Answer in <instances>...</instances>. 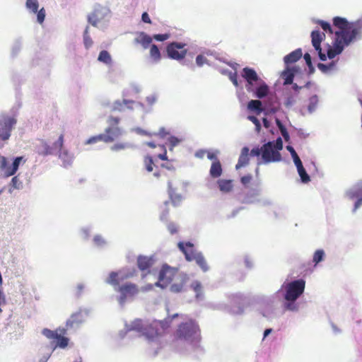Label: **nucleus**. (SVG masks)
<instances>
[{
  "label": "nucleus",
  "mask_w": 362,
  "mask_h": 362,
  "mask_svg": "<svg viewBox=\"0 0 362 362\" xmlns=\"http://www.w3.org/2000/svg\"><path fill=\"white\" fill-rule=\"evenodd\" d=\"M93 241H94L95 244L98 246H101L105 243V240L100 235H95L93 238Z\"/></svg>",
  "instance_id": "50"
},
{
  "label": "nucleus",
  "mask_w": 362,
  "mask_h": 362,
  "mask_svg": "<svg viewBox=\"0 0 362 362\" xmlns=\"http://www.w3.org/2000/svg\"><path fill=\"white\" fill-rule=\"evenodd\" d=\"M22 159L23 157H16L9 166L6 158L0 155V170L4 172V176L8 177L13 175L18 170Z\"/></svg>",
  "instance_id": "14"
},
{
  "label": "nucleus",
  "mask_w": 362,
  "mask_h": 362,
  "mask_svg": "<svg viewBox=\"0 0 362 362\" xmlns=\"http://www.w3.org/2000/svg\"><path fill=\"white\" fill-rule=\"evenodd\" d=\"M249 151H250V149L248 147L245 146L242 148L240 155L238 158V163L235 165L236 170H238V169L248 165L249 161H250Z\"/></svg>",
  "instance_id": "20"
},
{
  "label": "nucleus",
  "mask_w": 362,
  "mask_h": 362,
  "mask_svg": "<svg viewBox=\"0 0 362 362\" xmlns=\"http://www.w3.org/2000/svg\"><path fill=\"white\" fill-rule=\"evenodd\" d=\"M127 145L126 144H116L111 146V150L114 151L124 149Z\"/></svg>",
  "instance_id": "53"
},
{
  "label": "nucleus",
  "mask_w": 362,
  "mask_h": 362,
  "mask_svg": "<svg viewBox=\"0 0 362 362\" xmlns=\"http://www.w3.org/2000/svg\"><path fill=\"white\" fill-rule=\"evenodd\" d=\"M252 179V175H247L242 177L240 179V181L243 185H247V184H249L251 182Z\"/></svg>",
  "instance_id": "54"
},
{
  "label": "nucleus",
  "mask_w": 362,
  "mask_h": 362,
  "mask_svg": "<svg viewBox=\"0 0 362 362\" xmlns=\"http://www.w3.org/2000/svg\"><path fill=\"white\" fill-rule=\"evenodd\" d=\"M98 59V61L106 64H110L112 62L111 56L110 53L106 50H103L100 52Z\"/></svg>",
  "instance_id": "29"
},
{
  "label": "nucleus",
  "mask_w": 362,
  "mask_h": 362,
  "mask_svg": "<svg viewBox=\"0 0 362 362\" xmlns=\"http://www.w3.org/2000/svg\"><path fill=\"white\" fill-rule=\"evenodd\" d=\"M319 100L318 97L316 95L311 96L309 98V104L308 106V109L310 113H312L315 110L318 104Z\"/></svg>",
  "instance_id": "31"
},
{
  "label": "nucleus",
  "mask_w": 362,
  "mask_h": 362,
  "mask_svg": "<svg viewBox=\"0 0 362 362\" xmlns=\"http://www.w3.org/2000/svg\"><path fill=\"white\" fill-rule=\"evenodd\" d=\"M280 132H281L283 137L285 139V140H287L288 139L289 136H288V133L287 132L286 128L285 127H284L283 129H280Z\"/></svg>",
  "instance_id": "62"
},
{
  "label": "nucleus",
  "mask_w": 362,
  "mask_h": 362,
  "mask_svg": "<svg viewBox=\"0 0 362 362\" xmlns=\"http://www.w3.org/2000/svg\"><path fill=\"white\" fill-rule=\"evenodd\" d=\"M136 44L140 45L144 49L150 48L149 57L153 63H158L160 61L162 55L158 46L151 44L153 37H151L144 32H140L134 40Z\"/></svg>",
  "instance_id": "5"
},
{
  "label": "nucleus",
  "mask_w": 362,
  "mask_h": 362,
  "mask_svg": "<svg viewBox=\"0 0 362 362\" xmlns=\"http://www.w3.org/2000/svg\"><path fill=\"white\" fill-rule=\"evenodd\" d=\"M141 20L143 22L146 23H151V18L146 12H144L141 16Z\"/></svg>",
  "instance_id": "60"
},
{
  "label": "nucleus",
  "mask_w": 362,
  "mask_h": 362,
  "mask_svg": "<svg viewBox=\"0 0 362 362\" xmlns=\"http://www.w3.org/2000/svg\"><path fill=\"white\" fill-rule=\"evenodd\" d=\"M177 246L178 248L185 255V259L188 262L193 261L195 259L197 255H199L200 253L196 251V250L194 247V245L190 242H180L178 243Z\"/></svg>",
  "instance_id": "15"
},
{
  "label": "nucleus",
  "mask_w": 362,
  "mask_h": 362,
  "mask_svg": "<svg viewBox=\"0 0 362 362\" xmlns=\"http://www.w3.org/2000/svg\"><path fill=\"white\" fill-rule=\"evenodd\" d=\"M176 337L190 343H197L201 339L200 329L194 320H189L179 325Z\"/></svg>",
  "instance_id": "3"
},
{
  "label": "nucleus",
  "mask_w": 362,
  "mask_h": 362,
  "mask_svg": "<svg viewBox=\"0 0 362 362\" xmlns=\"http://www.w3.org/2000/svg\"><path fill=\"white\" fill-rule=\"evenodd\" d=\"M26 7L33 13H37L39 8V3L37 0H27Z\"/></svg>",
  "instance_id": "33"
},
{
  "label": "nucleus",
  "mask_w": 362,
  "mask_h": 362,
  "mask_svg": "<svg viewBox=\"0 0 362 362\" xmlns=\"http://www.w3.org/2000/svg\"><path fill=\"white\" fill-rule=\"evenodd\" d=\"M325 257V252L322 250H317L315 252L313 255V261L315 263V264H318L322 260H323Z\"/></svg>",
  "instance_id": "35"
},
{
  "label": "nucleus",
  "mask_w": 362,
  "mask_h": 362,
  "mask_svg": "<svg viewBox=\"0 0 362 362\" xmlns=\"http://www.w3.org/2000/svg\"><path fill=\"white\" fill-rule=\"evenodd\" d=\"M206 58L202 54L198 55L196 58V63L199 66H203L205 63H206Z\"/></svg>",
  "instance_id": "49"
},
{
  "label": "nucleus",
  "mask_w": 362,
  "mask_h": 362,
  "mask_svg": "<svg viewBox=\"0 0 362 362\" xmlns=\"http://www.w3.org/2000/svg\"><path fill=\"white\" fill-rule=\"evenodd\" d=\"M305 282L303 279L295 280L288 283L285 288L284 298L286 301H296L305 290Z\"/></svg>",
  "instance_id": "6"
},
{
  "label": "nucleus",
  "mask_w": 362,
  "mask_h": 362,
  "mask_svg": "<svg viewBox=\"0 0 362 362\" xmlns=\"http://www.w3.org/2000/svg\"><path fill=\"white\" fill-rule=\"evenodd\" d=\"M153 259L152 257L147 256L139 255L137 257V266L138 268L143 272V277H145L147 274L150 272V269L153 264Z\"/></svg>",
  "instance_id": "17"
},
{
  "label": "nucleus",
  "mask_w": 362,
  "mask_h": 362,
  "mask_svg": "<svg viewBox=\"0 0 362 362\" xmlns=\"http://www.w3.org/2000/svg\"><path fill=\"white\" fill-rule=\"evenodd\" d=\"M247 119L255 125V130L257 132L259 133L261 130V124L259 119L256 117L252 115H249L247 117Z\"/></svg>",
  "instance_id": "40"
},
{
  "label": "nucleus",
  "mask_w": 362,
  "mask_h": 362,
  "mask_svg": "<svg viewBox=\"0 0 362 362\" xmlns=\"http://www.w3.org/2000/svg\"><path fill=\"white\" fill-rule=\"evenodd\" d=\"M193 261L196 262L197 265L199 266L203 272H207L209 270L207 262L201 252L199 255H197L195 259Z\"/></svg>",
  "instance_id": "28"
},
{
  "label": "nucleus",
  "mask_w": 362,
  "mask_h": 362,
  "mask_svg": "<svg viewBox=\"0 0 362 362\" xmlns=\"http://www.w3.org/2000/svg\"><path fill=\"white\" fill-rule=\"evenodd\" d=\"M64 133L60 134L57 141L49 146L44 140H41L40 144L37 146V153L40 155L47 156L54 154V152L59 151L62 149L64 145Z\"/></svg>",
  "instance_id": "10"
},
{
  "label": "nucleus",
  "mask_w": 362,
  "mask_h": 362,
  "mask_svg": "<svg viewBox=\"0 0 362 362\" xmlns=\"http://www.w3.org/2000/svg\"><path fill=\"white\" fill-rule=\"evenodd\" d=\"M304 59L307 64V65L310 67V68H313V66H312V61H311V57L310 55V54L308 53H305L304 54Z\"/></svg>",
  "instance_id": "59"
},
{
  "label": "nucleus",
  "mask_w": 362,
  "mask_h": 362,
  "mask_svg": "<svg viewBox=\"0 0 362 362\" xmlns=\"http://www.w3.org/2000/svg\"><path fill=\"white\" fill-rule=\"evenodd\" d=\"M296 67L287 66L281 73V77L284 80V85L292 84L295 74L297 72Z\"/></svg>",
  "instance_id": "18"
},
{
  "label": "nucleus",
  "mask_w": 362,
  "mask_h": 362,
  "mask_svg": "<svg viewBox=\"0 0 362 362\" xmlns=\"http://www.w3.org/2000/svg\"><path fill=\"white\" fill-rule=\"evenodd\" d=\"M144 134L146 135H148V136L154 135V136H158L160 138H165L166 136L170 134V132L165 127H161L159 129L158 132L153 133V134H148L146 132H144Z\"/></svg>",
  "instance_id": "37"
},
{
  "label": "nucleus",
  "mask_w": 362,
  "mask_h": 362,
  "mask_svg": "<svg viewBox=\"0 0 362 362\" xmlns=\"http://www.w3.org/2000/svg\"><path fill=\"white\" fill-rule=\"evenodd\" d=\"M168 229L171 234H175L177 232V228L174 223L168 224Z\"/></svg>",
  "instance_id": "58"
},
{
  "label": "nucleus",
  "mask_w": 362,
  "mask_h": 362,
  "mask_svg": "<svg viewBox=\"0 0 362 362\" xmlns=\"http://www.w3.org/2000/svg\"><path fill=\"white\" fill-rule=\"evenodd\" d=\"M159 147L161 148L163 153H159L158 155V158H160L162 160H167L168 156H167V150L164 145H160Z\"/></svg>",
  "instance_id": "47"
},
{
  "label": "nucleus",
  "mask_w": 362,
  "mask_h": 362,
  "mask_svg": "<svg viewBox=\"0 0 362 362\" xmlns=\"http://www.w3.org/2000/svg\"><path fill=\"white\" fill-rule=\"evenodd\" d=\"M293 162H294L295 165H296V168H298V167L303 165V163H302L299 156H296V157L293 158Z\"/></svg>",
  "instance_id": "64"
},
{
  "label": "nucleus",
  "mask_w": 362,
  "mask_h": 362,
  "mask_svg": "<svg viewBox=\"0 0 362 362\" xmlns=\"http://www.w3.org/2000/svg\"><path fill=\"white\" fill-rule=\"evenodd\" d=\"M147 325L148 323H144L141 320L136 319L132 322L131 329L141 333L143 335L144 331H145Z\"/></svg>",
  "instance_id": "27"
},
{
  "label": "nucleus",
  "mask_w": 362,
  "mask_h": 362,
  "mask_svg": "<svg viewBox=\"0 0 362 362\" xmlns=\"http://www.w3.org/2000/svg\"><path fill=\"white\" fill-rule=\"evenodd\" d=\"M283 148V142L281 139L279 137L276 139V144H274V148L279 151V150H281Z\"/></svg>",
  "instance_id": "57"
},
{
  "label": "nucleus",
  "mask_w": 362,
  "mask_h": 362,
  "mask_svg": "<svg viewBox=\"0 0 362 362\" xmlns=\"http://www.w3.org/2000/svg\"><path fill=\"white\" fill-rule=\"evenodd\" d=\"M109 137L112 138V142L122 135V130L118 127H110L105 129Z\"/></svg>",
  "instance_id": "26"
},
{
  "label": "nucleus",
  "mask_w": 362,
  "mask_h": 362,
  "mask_svg": "<svg viewBox=\"0 0 362 362\" xmlns=\"http://www.w3.org/2000/svg\"><path fill=\"white\" fill-rule=\"evenodd\" d=\"M88 21L92 25H97L98 20L97 18L95 13H92L90 16H88Z\"/></svg>",
  "instance_id": "55"
},
{
  "label": "nucleus",
  "mask_w": 362,
  "mask_h": 362,
  "mask_svg": "<svg viewBox=\"0 0 362 362\" xmlns=\"http://www.w3.org/2000/svg\"><path fill=\"white\" fill-rule=\"evenodd\" d=\"M241 76L246 81L245 88L249 93L255 91V86L262 80L254 69L247 66L243 69Z\"/></svg>",
  "instance_id": "11"
},
{
  "label": "nucleus",
  "mask_w": 362,
  "mask_h": 362,
  "mask_svg": "<svg viewBox=\"0 0 362 362\" xmlns=\"http://www.w3.org/2000/svg\"><path fill=\"white\" fill-rule=\"evenodd\" d=\"M335 64H335L334 62H330L328 64H322V63H319L317 64V67H318V69L321 71H322L323 73H326L328 71L332 69L335 66Z\"/></svg>",
  "instance_id": "36"
},
{
  "label": "nucleus",
  "mask_w": 362,
  "mask_h": 362,
  "mask_svg": "<svg viewBox=\"0 0 362 362\" xmlns=\"http://www.w3.org/2000/svg\"><path fill=\"white\" fill-rule=\"evenodd\" d=\"M191 287L196 292L197 296H198L199 295L200 292H201V290H202L201 283L197 281H195L192 283Z\"/></svg>",
  "instance_id": "46"
},
{
  "label": "nucleus",
  "mask_w": 362,
  "mask_h": 362,
  "mask_svg": "<svg viewBox=\"0 0 362 362\" xmlns=\"http://www.w3.org/2000/svg\"><path fill=\"white\" fill-rule=\"evenodd\" d=\"M262 150L259 148H252L251 151V155L254 156H259L261 154Z\"/></svg>",
  "instance_id": "63"
},
{
  "label": "nucleus",
  "mask_w": 362,
  "mask_h": 362,
  "mask_svg": "<svg viewBox=\"0 0 362 362\" xmlns=\"http://www.w3.org/2000/svg\"><path fill=\"white\" fill-rule=\"evenodd\" d=\"M317 23L321 26L324 31L330 34L333 33L332 28L329 23L320 20L317 21Z\"/></svg>",
  "instance_id": "38"
},
{
  "label": "nucleus",
  "mask_w": 362,
  "mask_h": 362,
  "mask_svg": "<svg viewBox=\"0 0 362 362\" xmlns=\"http://www.w3.org/2000/svg\"><path fill=\"white\" fill-rule=\"evenodd\" d=\"M119 122V119L118 117H110L108 119V123L112 127H117Z\"/></svg>",
  "instance_id": "56"
},
{
  "label": "nucleus",
  "mask_w": 362,
  "mask_h": 362,
  "mask_svg": "<svg viewBox=\"0 0 362 362\" xmlns=\"http://www.w3.org/2000/svg\"><path fill=\"white\" fill-rule=\"evenodd\" d=\"M93 43V42L90 35H88V27H86L83 33L84 46L86 49H89L92 46Z\"/></svg>",
  "instance_id": "32"
},
{
  "label": "nucleus",
  "mask_w": 362,
  "mask_h": 362,
  "mask_svg": "<svg viewBox=\"0 0 362 362\" xmlns=\"http://www.w3.org/2000/svg\"><path fill=\"white\" fill-rule=\"evenodd\" d=\"M16 119L7 114L0 115V139L6 141L11 136V131L16 124Z\"/></svg>",
  "instance_id": "8"
},
{
  "label": "nucleus",
  "mask_w": 362,
  "mask_h": 362,
  "mask_svg": "<svg viewBox=\"0 0 362 362\" xmlns=\"http://www.w3.org/2000/svg\"><path fill=\"white\" fill-rule=\"evenodd\" d=\"M179 274L177 269L165 264L160 270L158 281L155 285L163 288H166L175 279Z\"/></svg>",
  "instance_id": "7"
},
{
  "label": "nucleus",
  "mask_w": 362,
  "mask_h": 362,
  "mask_svg": "<svg viewBox=\"0 0 362 362\" xmlns=\"http://www.w3.org/2000/svg\"><path fill=\"white\" fill-rule=\"evenodd\" d=\"M132 276L122 274L120 272H112L106 280V282L114 286L115 291L119 293L118 301L120 304H124L127 299L134 298L139 292V288L135 284L129 282L119 285L120 282Z\"/></svg>",
  "instance_id": "2"
},
{
  "label": "nucleus",
  "mask_w": 362,
  "mask_h": 362,
  "mask_svg": "<svg viewBox=\"0 0 362 362\" xmlns=\"http://www.w3.org/2000/svg\"><path fill=\"white\" fill-rule=\"evenodd\" d=\"M297 170L303 182H308L310 180V176L307 174L303 165L297 168Z\"/></svg>",
  "instance_id": "34"
},
{
  "label": "nucleus",
  "mask_w": 362,
  "mask_h": 362,
  "mask_svg": "<svg viewBox=\"0 0 362 362\" xmlns=\"http://www.w3.org/2000/svg\"><path fill=\"white\" fill-rule=\"evenodd\" d=\"M262 157L265 163L276 162L281 160L280 153L274 148V144L268 142L264 144L262 148Z\"/></svg>",
  "instance_id": "13"
},
{
  "label": "nucleus",
  "mask_w": 362,
  "mask_h": 362,
  "mask_svg": "<svg viewBox=\"0 0 362 362\" xmlns=\"http://www.w3.org/2000/svg\"><path fill=\"white\" fill-rule=\"evenodd\" d=\"M218 185L219 189L225 193L230 192L233 187L232 180H219Z\"/></svg>",
  "instance_id": "24"
},
{
  "label": "nucleus",
  "mask_w": 362,
  "mask_h": 362,
  "mask_svg": "<svg viewBox=\"0 0 362 362\" xmlns=\"http://www.w3.org/2000/svg\"><path fill=\"white\" fill-rule=\"evenodd\" d=\"M229 78L230 80L232 81V83H233V85L235 86V87H238L239 86L238 84V75H237V73H230V75H229Z\"/></svg>",
  "instance_id": "52"
},
{
  "label": "nucleus",
  "mask_w": 362,
  "mask_h": 362,
  "mask_svg": "<svg viewBox=\"0 0 362 362\" xmlns=\"http://www.w3.org/2000/svg\"><path fill=\"white\" fill-rule=\"evenodd\" d=\"M66 333V329H58L56 330H50L47 328H45L42 330V334L47 338L49 339H55L57 340V344L55 347H59L62 349H64L68 346L69 339L64 335Z\"/></svg>",
  "instance_id": "9"
},
{
  "label": "nucleus",
  "mask_w": 362,
  "mask_h": 362,
  "mask_svg": "<svg viewBox=\"0 0 362 362\" xmlns=\"http://www.w3.org/2000/svg\"><path fill=\"white\" fill-rule=\"evenodd\" d=\"M153 40L159 42H163L168 40L170 37V33H164V34H155L153 36Z\"/></svg>",
  "instance_id": "39"
},
{
  "label": "nucleus",
  "mask_w": 362,
  "mask_h": 362,
  "mask_svg": "<svg viewBox=\"0 0 362 362\" xmlns=\"http://www.w3.org/2000/svg\"><path fill=\"white\" fill-rule=\"evenodd\" d=\"M179 314L176 313L172 315H168L163 320L154 321L152 323L148 324L145 331H144V336H146L148 339H153L170 327V324L173 319L177 317Z\"/></svg>",
  "instance_id": "4"
},
{
  "label": "nucleus",
  "mask_w": 362,
  "mask_h": 362,
  "mask_svg": "<svg viewBox=\"0 0 362 362\" xmlns=\"http://www.w3.org/2000/svg\"><path fill=\"white\" fill-rule=\"evenodd\" d=\"M302 50L300 48H298L286 55L284 58V61L286 64L295 63L302 57Z\"/></svg>",
  "instance_id": "22"
},
{
  "label": "nucleus",
  "mask_w": 362,
  "mask_h": 362,
  "mask_svg": "<svg viewBox=\"0 0 362 362\" xmlns=\"http://www.w3.org/2000/svg\"><path fill=\"white\" fill-rule=\"evenodd\" d=\"M144 165L146 170L148 173L152 172L155 164L153 158L151 156H146L144 158Z\"/></svg>",
  "instance_id": "30"
},
{
  "label": "nucleus",
  "mask_w": 362,
  "mask_h": 362,
  "mask_svg": "<svg viewBox=\"0 0 362 362\" xmlns=\"http://www.w3.org/2000/svg\"><path fill=\"white\" fill-rule=\"evenodd\" d=\"M175 281V282L170 285V290L173 293H180L185 290L189 276L185 274L180 273Z\"/></svg>",
  "instance_id": "16"
},
{
  "label": "nucleus",
  "mask_w": 362,
  "mask_h": 362,
  "mask_svg": "<svg viewBox=\"0 0 362 362\" xmlns=\"http://www.w3.org/2000/svg\"><path fill=\"white\" fill-rule=\"evenodd\" d=\"M98 141H99V139H98V135H96V136H92V137H90V138H89V139L86 141V144H91L97 143V142H98Z\"/></svg>",
  "instance_id": "61"
},
{
  "label": "nucleus",
  "mask_w": 362,
  "mask_h": 362,
  "mask_svg": "<svg viewBox=\"0 0 362 362\" xmlns=\"http://www.w3.org/2000/svg\"><path fill=\"white\" fill-rule=\"evenodd\" d=\"M296 103V98L293 95H288L285 101L284 105L286 107H291Z\"/></svg>",
  "instance_id": "48"
},
{
  "label": "nucleus",
  "mask_w": 362,
  "mask_h": 362,
  "mask_svg": "<svg viewBox=\"0 0 362 362\" xmlns=\"http://www.w3.org/2000/svg\"><path fill=\"white\" fill-rule=\"evenodd\" d=\"M284 307L286 310L295 311L298 310V305L295 303V301H287Z\"/></svg>",
  "instance_id": "44"
},
{
  "label": "nucleus",
  "mask_w": 362,
  "mask_h": 362,
  "mask_svg": "<svg viewBox=\"0 0 362 362\" xmlns=\"http://www.w3.org/2000/svg\"><path fill=\"white\" fill-rule=\"evenodd\" d=\"M333 25L339 30L335 32L334 47L328 46L327 54L322 52L321 48V42L325 40V34L318 30L311 33L312 45L322 61H325L327 57L330 59H334L342 52L345 47L362 37V18L354 22H349L344 18L337 16L333 18Z\"/></svg>",
  "instance_id": "1"
},
{
  "label": "nucleus",
  "mask_w": 362,
  "mask_h": 362,
  "mask_svg": "<svg viewBox=\"0 0 362 362\" xmlns=\"http://www.w3.org/2000/svg\"><path fill=\"white\" fill-rule=\"evenodd\" d=\"M83 322V317L81 312H77L71 315L66 322V327H77Z\"/></svg>",
  "instance_id": "21"
},
{
  "label": "nucleus",
  "mask_w": 362,
  "mask_h": 362,
  "mask_svg": "<svg viewBox=\"0 0 362 362\" xmlns=\"http://www.w3.org/2000/svg\"><path fill=\"white\" fill-rule=\"evenodd\" d=\"M223 170L219 160H215L212 163L210 168V175L214 178L219 177L222 174Z\"/></svg>",
  "instance_id": "23"
},
{
  "label": "nucleus",
  "mask_w": 362,
  "mask_h": 362,
  "mask_svg": "<svg viewBox=\"0 0 362 362\" xmlns=\"http://www.w3.org/2000/svg\"><path fill=\"white\" fill-rule=\"evenodd\" d=\"M269 86L268 85L262 80L259 83H258L255 86V91L252 93H255V95L258 98H263L266 97L269 93Z\"/></svg>",
  "instance_id": "19"
},
{
  "label": "nucleus",
  "mask_w": 362,
  "mask_h": 362,
  "mask_svg": "<svg viewBox=\"0 0 362 362\" xmlns=\"http://www.w3.org/2000/svg\"><path fill=\"white\" fill-rule=\"evenodd\" d=\"M59 152V156L61 159L64 160L70 161L71 159V156L69 153V152L66 150H63L62 148L58 151Z\"/></svg>",
  "instance_id": "41"
},
{
  "label": "nucleus",
  "mask_w": 362,
  "mask_h": 362,
  "mask_svg": "<svg viewBox=\"0 0 362 362\" xmlns=\"http://www.w3.org/2000/svg\"><path fill=\"white\" fill-rule=\"evenodd\" d=\"M247 108L252 111H255L257 115L263 111L262 103L259 100H252L247 104Z\"/></svg>",
  "instance_id": "25"
},
{
  "label": "nucleus",
  "mask_w": 362,
  "mask_h": 362,
  "mask_svg": "<svg viewBox=\"0 0 362 362\" xmlns=\"http://www.w3.org/2000/svg\"><path fill=\"white\" fill-rule=\"evenodd\" d=\"M37 22L40 24H42L44 21H45V10L44 9V8H42L40 10H37Z\"/></svg>",
  "instance_id": "43"
},
{
  "label": "nucleus",
  "mask_w": 362,
  "mask_h": 362,
  "mask_svg": "<svg viewBox=\"0 0 362 362\" xmlns=\"http://www.w3.org/2000/svg\"><path fill=\"white\" fill-rule=\"evenodd\" d=\"M185 46L186 44L182 42H173L168 44L166 47L168 57L175 60L184 59L187 52L185 49Z\"/></svg>",
  "instance_id": "12"
},
{
  "label": "nucleus",
  "mask_w": 362,
  "mask_h": 362,
  "mask_svg": "<svg viewBox=\"0 0 362 362\" xmlns=\"http://www.w3.org/2000/svg\"><path fill=\"white\" fill-rule=\"evenodd\" d=\"M168 141L170 145V150L172 151L173 148L180 142V140L174 136H170L168 138Z\"/></svg>",
  "instance_id": "45"
},
{
  "label": "nucleus",
  "mask_w": 362,
  "mask_h": 362,
  "mask_svg": "<svg viewBox=\"0 0 362 362\" xmlns=\"http://www.w3.org/2000/svg\"><path fill=\"white\" fill-rule=\"evenodd\" d=\"M11 185L13 188L18 189L20 187V185H21V182H20L18 177L15 176L12 178Z\"/></svg>",
  "instance_id": "51"
},
{
  "label": "nucleus",
  "mask_w": 362,
  "mask_h": 362,
  "mask_svg": "<svg viewBox=\"0 0 362 362\" xmlns=\"http://www.w3.org/2000/svg\"><path fill=\"white\" fill-rule=\"evenodd\" d=\"M98 139L100 141H103L105 143H111L112 142V138L109 137L108 134L105 132L104 134H100L98 135Z\"/></svg>",
  "instance_id": "42"
}]
</instances>
